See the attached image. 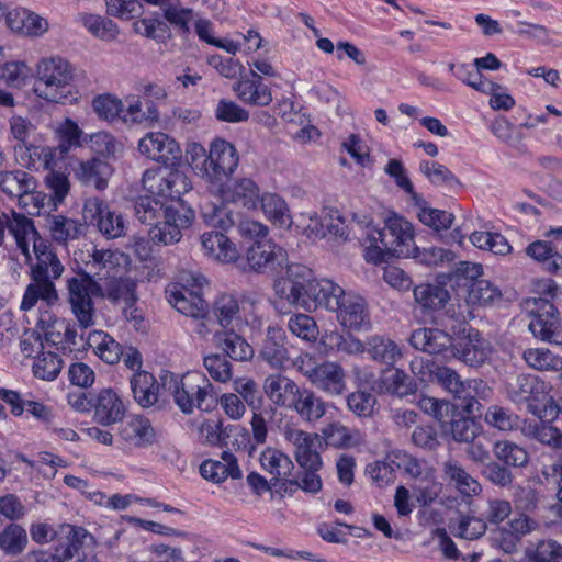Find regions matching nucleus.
Here are the masks:
<instances>
[{"label": "nucleus", "mask_w": 562, "mask_h": 562, "mask_svg": "<svg viewBox=\"0 0 562 562\" xmlns=\"http://www.w3.org/2000/svg\"><path fill=\"white\" fill-rule=\"evenodd\" d=\"M279 299L305 310L325 308L335 312L339 324L349 330L370 328V313L364 297L346 292L328 279H314L313 271L304 265L289 267L288 277L274 282Z\"/></svg>", "instance_id": "nucleus-1"}, {"label": "nucleus", "mask_w": 562, "mask_h": 562, "mask_svg": "<svg viewBox=\"0 0 562 562\" xmlns=\"http://www.w3.org/2000/svg\"><path fill=\"white\" fill-rule=\"evenodd\" d=\"M363 229L361 245L364 260L369 263L380 265L391 257H412L422 265L437 267L445 262H453L456 259L454 252L449 249L435 246L422 249L417 247L413 225L397 214L389 216L383 227L369 222Z\"/></svg>", "instance_id": "nucleus-2"}, {"label": "nucleus", "mask_w": 562, "mask_h": 562, "mask_svg": "<svg viewBox=\"0 0 562 562\" xmlns=\"http://www.w3.org/2000/svg\"><path fill=\"white\" fill-rule=\"evenodd\" d=\"M136 218L150 226L149 236L155 244L172 245L182 237V229L189 228L195 220L192 207H183V212L167 204L154 194L146 192L135 202Z\"/></svg>", "instance_id": "nucleus-3"}, {"label": "nucleus", "mask_w": 562, "mask_h": 562, "mask_svg": "<svg viewBox=\"0 0 562 562\" xmlns=\"http://www.w3.org/2000/svg\"><path fill=\"white\" fill-rule=\"evenodd\" d=\"M412 370L425 383L439 385L458 401L467 414H475L481 408V401H486L493 390L482 379L462 381L458 372L432 360L412 362Z\"/></svg>", "instance_id": "nucleus-4"}, {"label": "nucleus", "mask_w": 562, "mask_h": 562, "mask_svg": "<svg viewBox=\"0 0 562 562\" xmlns=\"http://www.w3.org/2000/svg\"><path fill=\"white\" fill-rule=\"evenodd\" d=\"M559 288L552 279H536L529 289V330L540 340L562 346L559 312L552 301Z\"/></svg>", "instance_id": "nucleus-5"}, {"label": "nucleus", "mask_w": 562, "mask_h": 562, "mask_svg": "<svg viewBox=\"0 0 562 562\" xmlns=\"http://www.w3.org/2000/svg\"><path fill=\"white\" fill-rule=\"evenodd\" d=\"M284 438L295 447V459L303 471L299 476L292 474L291 479L283 483L282 492L292 494L301 488L307 493H318L323 483L317 472L323 462L316 450L317 435L288 426L284 429Z\"/></svg>", "instance_id": "nucleus-6"}, {"label": "nucleus", "mask_w": 562, "mask_h": 562, "mask_svg": "<svg viewBox=\"0 0 562 562\" xmlns=\"http://www.w3.org/2000/svg\"><path fill=\"white\" fill-rule=\"evenodd\" d=\"M164 385L172 393L175 403L184 414L193 411L212 412L217 406L215 387L201 371H188L178 376L167 373L162 376Z\"/></svg>", "instance_id": "nucleus-7"}, {"label": "nucleus", "mask_w": 562, "mask_h": 562, "mask_svg": "<svg viewBox=\"0 0 562 562\" xmlns=\"http://www.w3.org/2000/svg\"><path fill=\"white\" fill-rule=\"evenodd\" d=\"M238 231L240 236L252 241L246 252L247 263L251 270L263 273L268 270L282 269L284 266L286 271L289 270L291 265H288L286 250L268 238L269 229L266 225L258 221L245 220L239 223ZM286 277L288 274L284 278Z\"/></svg>", "instance_id": "nucleus-8"}, {"label": "nucleus", "mask_w": 562, "mask_h": 562, "mask_svg": "<svg viewBox=\"0 0 562 562\" xmlns=\"http://www.w3.org/2000/svg\"><path fill=\"white\" fill-rule=\"evenodd\" d=\"M72 68L61 57L42 59L37 66V78L34 83L35 94L53 103L71 102L72 95Z\"/></svg>", "instance_id": "nucleus-9"}, {"label": "nucleus", "mask_w": 562, "mask_h": 562, "mask_svg": "<svg viewBox=\"0 0 562 562\" xmlns=\"http://www.w3.org/2000/svg\"><path fill=\"white\" fill-rule=\"evenodd\" d=\"M178 167L167 166L147 169L143 173L142 182L146 192L183 212V207L188 206L184 204L182 196L191 190V181Z\"/></svg>", "instance_id": "nucleus-10"}, {"label": "nucleus", "mask_w": 562, "mask_h": 562, "mask_svg": "<svg viewBox=\"0 0 562 562\" xmlns=\"http://www.w3.org/2000/svg\"><path fill=\"white\" fill-rule=\"evenodd\" d=\"M66 285L68 303L79 325L82 328L92 326L95 316L93 297H100L101 283L80 268L74 277L67 279Z\"/></svg>", "instance_id": "nucleus-11"}, {"label": "nucleus", "mask_w": 562, "mask_h": 562, "mask_svg": "<svg viewBox=\"0 0 562 562\" xmlns=\"http://www.w3.org/2000/svg\"><path fill=\"white\" fill-rule=\"evenodd\" d=\"M193 283L191 288L176 283L166 289L169 303L181 314L200 319L196 331L200 335L211 333L206 327L209 305L203 299L202 289L205 279L202 276H191Z\"/></svg>", "instance_id": "nucleus-12"}, {"label": "nucleus", "mask_w": 562, "mask_h": 562, "mask_svg": "<svg viewBox=\"0 0 562 562\" xmlns=\"http://www.w3.org/2000/svg\"><path fill=\"white\" fill-rule=\"evenodd\" d=\"M235 222L231 213L223 210H215L213 217V229L201 235V244L209 258L221 263H235L240 257L239 250L226 233L234 226Z\"/></svg>", "instance_id": "nucleus-13"}, {"label": "nucleus", "mask_w": 562, "mask_h": 562, "mask_svg": "<svg viewBox=\"0 0 562 562\" xmlns=\"http://www.w3.org/2000/svg\"><path fill=\"white\" fill-rule=\"evenodd\" d=\"M297 369L315 387L327 394L340 395L345 390V372L336 362L315 363L314 358L306 355L300 358Z\"/></svg>", "instance_id": "nucleus-14"}, {"label": "nucleus", "mask_w": 562, "mask_h": 562, "mask_svg": "<svg viewBox=\"0 0 562 562\" xmlns=\"http://www.w3.org/2000/svg\"><path fill=\"white\" fill-rule=\"evenodd\" d=\"M0 400L10 407L12 416L22 417L26 414L50 429L55 418L54 409L32 392L22 394L16 390L0 387Z\"/></svg>", "instance_id": "nucleus-15"}, {"label": "nucleus", "mask_w": 562, "mask_h": 562, "mask_svg": "<svg viewBox=\"0 0 562 562\" xmlns=\"http://www.w3.org/2000/svg\"><path fill=\"white\" fill-rule=\"evenodd\" d=\"M238 165L239 155L236 147L231 142L216 137L210 144L207 171L204 180L217 188L231 178Z\"/></svg>", "instance_id": "nucleus-16"}, {"label": "nucleus", "mask_w": 562, "mask_h": 562, "mask_svg": "<svg viewBox=\"0 0 562 562\" xmlns=\"http://www.w3.org/2000/svg\"><path fill=\"white\" fill-rule=\"evenodd\" d=\"M7 231L13 237L15 247L24 257L25 262L31 263L32 252L30 250V243H33L40 235L34 221L14 210L0 212V247L4 245Z\"/></svg>", "instance_id": "nucleus-17"}, {"label": "nucleus", "mask_w": 562, "mask_h": 562, "mask_svg": "<svg viewBox=\"0 0 562 562\" xmlns=\"http://www.w3.org/2000/svg\"><path fill=\"white\" fill-rule=\"evenodd\" d=\"M138 151L146 158L161 164V167L179 166L182 150L179 143L162 132H149L138 142Z\"/></svg>", "instance_id": "nucleus-18"}, {"label": "nucleus", "mask_w": 562, "mask_h": 562, "mask_svg": "<svg viewBox=\"0 0 562 562\" xmlns=\"http://www.w3.org/2000/svg\"><path fill=\"white\" fill-rule=\"evenodd\" d=\"M88 531L78 526L64 524L57 529L54 537L52 552L58 562H85L86 552L83 543Z\"/></svg>", "instance_id": "nucleus-19"}, {"label": "nucleus", "mask_w": 562, "mask_h": 562, "mask_svg": "<svg viewBox=\"0 0 562 562\" xmlns=\"http://www.w3.org/2000/svg\"><path fill=\"white\" fill-rule=\"evenodd\" d=\"M215 190L224 203H231L247 211H256L259 207L260 189L250 178H239L232 183L224 182Z\"/></svg>", "instance_id": "nucleus-20"}, {"label": "nucleus", "mask_w": 562, "mask_h": 562, "mask_svg": "<svg viewBox=\"0 0 562 562\" xmlns=\"http://www.w3.org/2000/svg\"><path fill=\"white\" fill-rule=\"evenodd\" d=\"M93 404V420L102 426L121 423L127 411L123 396L111 387H104L94 393Z\"/></svg>", "instance_id": "nucleus-21"}, {"label": "nucleus", "mask_w": 562, "mask_h": 562, "mask_svg": "<svg viewBox=\"0 0 562 562\" xmlns=\"http://www.w3.org/2000/svg\"><path fill=\"white\" fill-rule=\"evenodd\" d=\"M124 254L119 250L103 249L93 246L91 252L85 260V271L92 276V279L101 282L117 273H123L122 261Z\"/></svg>", "instance_id": "nucleus-22"}, {"label": "nucleus", "mask_w": 562, "mask_h": 562, "mask_svg": "<svg viewBox=\"0 0 562 562\" xmlns=\"http://www.w3.org/2000/svg\"><path fill=\"white\" fill-rule=\"evenodd\" d=\"M483 405L475 414H467L459 404L454 405V411L449 413L447 420L441 426L445 432H449L453 440L458 442H472L481 432V425L476 418L482 417Z\"/></svg>", "instance_id": "nucleus-23"}, {"label": "nucleus", "mask_w": 562, "mask_h": 562, "mask_svg": "<svg viewBox=\"0 0 562 562\" xmlns=\"http://www.w3.org/2000/svg\"><path fill=\"white\" fill-rule=\"evenodd\" d=\"M85 214L95 224L100 233L108 238H117L124 234L125 224L121 215L110 211L100 199H90L85 204Z\"/></svg>", "instance_id": "nucleus-24"}, {"label": "nucleus", "mask_w": 562, "mask_h": 562, "mask_svg": "<svg viewBox=\"0 0 562 562\" xmlns=\"http://www.w3.org/2000/svg\"><path fill=\"white\" fill-rule=\"evenodd\" d=\"M237 98L251 106H267L272 102V92L257 71L248 70L234 85Z\"/></svg>", "instance_id": "nucleus-25"}, {"label": "nucleus", "mask_w": 562, "mask_h": 562, "mask_svg": "<svg viewBox=\"0 0 562 562\" xmlns=\"http://www.w3.org/2000/svg\"><path fill=\"white\" fill-rule=\"evenodd\" d=\"M531 385L529 394V412L532 413L539 420L546 423L553 422L560 413H562V398L558 404L549 394V385L538 380L537 378L530 379Z\"/></svg>", "instance_id": "nucleus-26"}, {"label": "nucleus", "mask_w": 562, "mask_h": 562, "mask_svg": "<svg viewBox=\"0 0 562 562\" xmlns=\"http://www.w3.org/2000/svg\"><path fill=\"white\" fill-rule=\"evenodd\" d=\"M259 462L262 470L271 475V485L277 492L283 493V483L291 479L294 471L291 458L279 449L268 447L261 452Z\"/></svg>", "instance_id": "nucleus-27"}, {"label": "nucleus", "mask_w": 562, "mask_h": 562, "mask_svg": "<svg viewBox=\"0 0 562 562\" xmlns=\"http://www.w3.org/2000/svg\"><path fill=\"white\" fill-rule=\"evenodd\" d=\"M201 476L214 484H221L227 479L240 480L243 471L234 453L224 450L221 453V460L206 459L200 464Z\"/></svg>", "instance_id": "nucleus-28"}, {"label": "nucleus", "mask_w": 562, "mask_h": 562, "mask_svg": "<svg viewBox=\"0 0 562 562\" xmlns=\"http://www.w3.org/2000/svg\"><path fill=\"white\" fill-rule=\"evenodd\" d=\"M266 415H269L267 411L263 412L259 409L252 412L250 420L251 437L246 428L235 427L231 429L229 431L234 432L235 437L234 441H231V443L236 447L237 450L251 454L257 446L263 445L267 440L268 420Z\"/></svg>", "instance_id": "nucleus-29"}, {"label": "nucleus", "mask_w": 562, "mask_h": 562, "mask_svg": "<svg viewBox=\"0 0 562 562\" xmlns=\"http://www.w3.org/2000/svg\"><path fill=\"white\" fill-rule=\"evenodd\" d=\"M119 437L128 446L144 448L155 442L156 432L147 417L135 415L121 422Z\"/></svg>", "instance_id": "nucleus-30"}, {"label": "nucleus", "mask_w": 562, "mask_h": 562, "mask_svg": "<svg viewBox=\"0 0 562 562\" xmlns=\"http://www.w3.org/2000/svg\"><path fill=\"white\" fill-rule=\"evenodd\" d=\"M100 283L102 286L100 297L108 300L114 305L124 304V306L130 308L136 304V283L125 277L124 272L110 277Z\"/></svg>", "instance_id": "nucleus-31"}, {"label": "nucleus", "mask_w": 562, "mask_h": 562, "mask_svg": "<svg viewBox=\"0 0 562 562\" xmlns=\"http://www.w3.org/2000/svg\"><path fill=\"white\" fill-rule=\"evenodd\" d=\"M5 23L12 32L25 36H40L48 29L45 19L24 8L8 11Z\"/></svg>", "instance_id": "nucleus-32"}, {"label": "nucleus", "mask_w": 562, "mask_h": 562, "mask_svg": "<svg viewBox=\"0 0 562 562\" xmlns=\"http://www.w3.org/2000/svg\"><path fill=\"white\" fill-rule=\"evenodd\" d=\"M285 333L281 327L269 326L267 336L262 342L260 357L270 367L276 369L284 368L289 361V353L285 347Z\"/></svg>", "instance_id": "nucleus-33"}, {"label": "nucleus", "mask_w": 562, "mask_h": 562, "mask_svg": "<svg viewBox=\"0 0 562 562\" xmlns=\"http://www.w3.org/2000/svg\"><path fill=\"white\" fill-rule=\"evenodd\" d=\"M299 385L290 378L277 373L265 379L263 391L267 397L279 407L289 408L299 392Z\"/></svg>", "instance_id": "nucleus-34"}, {"label": "nucleus", "mask_w": 562, "mask_h": 562, "mask_svg": "<svg viewBox=\"0 0 562 562\" xmlns=\"http://www.w3.org/2000/svg\"><path fill=\"white\" fill-rule=\"evenodd\" d=\"M327 408L328 403L306 387H299L290 407V409L296 412L302 420L311 424L318 422L326 414Z\"/></svg>", "instance_id": "nucleus-35"}, {"label": "nucleus", "mask_w": 562, "mask_h": 562, "mask_svg": "<svg viewBox=\"0 0 562 562\" xmlns=\"http://www.w3.org/2000/svg\"><path fill=\"white\" fill-rule=\"evenodd\" d=\"M317 225H319V228L316 232H310L308 236L318 238L331 237L344 241L350 239L351 231L338 209L324 207Z\"/></svg>", "instance_id": "nucleus-36"}, {"label": "nucleus", "mask_w": 562, "mask_h": 562, "mask_svg": "<svg viewBox=\"0 0 562 562\" xmlns=\"http://www.w3.org/2000/svg\"><path fill=\"white\" fill-rule=\"evenodd\" d=\"M123 104L122 122L125 124L153 125L159 121V111L153 100L127 97Z\"/></svg>", "instance_id": "nucleus-37"}, {"label": "nucleus", "mask_w": 562, "mask_h": 562, "mask_svg": "<svg viewBox=\"0 0 562 562\" xmlns=\"http://www.w3.org/2000/svg\"><path fill=\"white\" fill-rule=\"evenodd\" d=\"M112 173V166L99 157L81 161L77 171L79 180L85 186L93 187L99 191H103L108 187Z\"/></svg>", "instance_id": "nucleus-38"}, {"label": "nucleus", "mask_w": 562, "mask_h": 562, "mask_svg": "<svg viewBox=\"0 0 562 562\" xmlns=\"http://www.w3.org/2000/svg\"><path fill=\"white\" fill-rule=\"evenodd\" d=\"M130 384L133 397L139 406L148 408L158 402L160 385L153 373L148 371L134 372Z\"/></svg>", "instance_id": "nucleus-39"}, {"label": "nucleus", "mask_w": 562, "mask_h": 562, "mask_svg": "<svg viewBox=\"0 0 562 562\" xmlns=\"http://www.w3.org/2000/svg\"><path fill=\"white\" fill-rule=\"evenodd\" d=\"M411 345L429 355H439L451 345V336L439 328H419L412 333Z\"/></svg>", "instance_id": "nucleus-40"}, {"label": "nucleus", "mask_w": 562, "mask_h": 562, "mask_svg": "<svg viewBox=\"0 0 562 562\" xmlns=\"http://www.w3.org/2000/svg\"><path fill=\"white\" fill-rule=\"evenodd\" d=\"M86 344L100 360L108 364L119 363L123 356V347L103 330L90 331Z\"/></svg>", "instance_id": "nucleus-41"}, {"label": "nucleus", "mask_w": 562, "mask_h": 562, "mask_svg": "<svg viewBox=\"0 0 562 562\" xmlns=\"http://www.w3.org/2000/svg\"><path fill=\"white\" fill-rule=\"evenodd\" d=\"M33 252L36 263L32 266L31 273H36V270L41 268L53 279H58L63 274V263L54 251L50 241L43 238L41 234L33 240Z\"/></svg>", "instance_id": "nucleus-42"}, {"label": "nucleus", "mask_w": 562, "mask_h": 562, "mask_svg": "<svg viewBox=\"0 0 562 562\" xmlns=\"http://www.w3.org/2000/svg\"><path fill=\"white\" fill-rule=\"evenodd\" d=\"M364 351L380 363L393 367L402 357L400 346L386 336H371L364 344Z\"/></svg>", "instance_id": "nucleus-43"}, {"label": "nucleus", "mask_w": 562, "mask_h": 562, "mask_svg": "<svg viewBox=\"0 0 562 562\" xmlns=\"http://www.w3.org/2000/svg\"><path fill=\"white\" fill-rule=\"evenodd\" d=\"M378 389L382 393L403 397L414 394L417 385L403 370L393 369L382 373L378 381Z\"/></svg>", "instance_id": "nucleus-44"}, {"label": "nucleus", "mask_w": 562, "mask_h": 562, "mask_svg": "<svg viewBox=\"0 0 562 562\" xmlns=\"http://www.w3.org/2000/svg\"><path fill=\"white\" fill-rule=\"evenodd\" d=\"M414 297L424 311L436 312L446 306L450 294L441 284L424 283L414 288Z\"/></svg>", "instance_id": "nucleus-45"}, {"label": "nucleus", "mask_w": 562, "mask_h": 562, "mask_svg": "<svg viewBox=\"0 0 562 562\" xmlns=\"http://www.w3.org/2000/svg\"><path fill=\"white\" fill-rule=\"evenodd\" d=\"M77 336L78 333L74 325L60 322L47 328L45 340L63 355H69L77 350Z\"/></svg>", "instance_id": "nucleus-46"}, {"label": "nucleus", "mask_w": 562, "mask_h": 562, "mask_svg": "<svg viewBox=\"0 0 562 562\" xmlns=\"http://www.w3.org/2000/svg\"><path fill=\"white\" fill-rule=\"evenodd\" d=\"M217 346L227 357L235 361H247L254 356L251 345L233 329L226 330L215 336Z\"/></svg>", "instance_id": "nucleus-47"}, {"label": "nucleus", "mask_w": 562, "mask_h": 562, "mask_svg": "<svg viewBox=\"0 0 562 562\" xmlns=\"http://www.w3.org/2000/svg\"><path fill=\"white\" fill-rule=\"evenodd\" d=\"M259 206L266 218L279 227L290 226L291 216L286 202L277 193L266 192L260 195Z\"/></svg>", "instance_id": "nucleus-48"}, {"label": "nucleus", "mask_w": 562, "mask_h": 562, "mask_svg": "<svg viewBox=\"0 0 562 562\" xmlns=\"http://www.w3.org/2000/svg\"><path fill=\"white\" fill-rule=\"evenodd\" d=\"M36 187L35 178L23 170H12L2 173L0 178V190L10 199H18L20 201L26 190H32Z\"/></svg>", "instance_id": "nucleus-49"}, {"label": "nucleus", "mask_w": 562, "mask_h": 562, "mask_svg": "<svg viewBox=\"0 0 562 562\" xmlns=\"http://www.w3.org/2000/svg\"><path fill=\"white\" fill-rule=\"evenodd\" d=\"M49 232L53 239L59 244H67L85 234V224L65 215H54L49 220Z\"/></svg>", "instance_id": "nucleus-50"}, {"label": "nucleus", "mask_w": 562, "mask_h": 562, "mask_svg": "<svg viewBox=\"0 0 562 562\" xmlns=\"http://www.w3.org/2000/svg\"><path fill=\"white\" fill-rule=\"evenodd\" d=\"M445 474L464 497L479 495L482 491L479 481L469 474L457 461H449L445 464Z\"/></svg>", "instance_id": "nucleus-51"}, {"label": "nucleus", "mask_w": 562, "mask_h": 562, "mask_svg": "<svg viewBox=\"0 0 562 562\" xmlns=\"http://www.w3.org/2000/svg\"><path fill=\"white\" fill-rule=\"evenodd\" d=\"M64 361L59 355L52 351H41L32 363L33 375L42 381H54L59 375Z\"/></svg>", "instance_id": "nucleus-52"}, {"label": "nucleus", "mask_w": 562, "mask_h": 562, "mask_svg": "<svg viewBox=\"0 0 562 562\" xmlns=\"http://www.w3.org/2000/svg\"><path fill=\"white\" fill-rule=\"evenodd\" d=\"M26 546L27 533L20 525L11 522L0 532V549L7 555H18L24 551Z\"/></svg>", "instance_id": "nucleus-53"}, {"label": "nucleus", "mask_w": 562, "mask_h": 562, "mask_svg": "<svg viewBox=\"0 0 562 562\" xmlns=\"http://www.w3.org/2000/svg\"><path fill=\"white\" fill-rule=\"evenodd\" d=\"M464 293L467 304L473 306L492 305L495 301H499L502 299L499 289L494 286L490 281L483 279L471 283Z\"/></svg>", "instance_id": "nucleus-54"}, {"label": "nucleus", "mask_w": 562, "mask_h": 562, "mask_svg": "<svg viewBox=\"0 0 562 562\" xmlns=\"http://www.w3.org/2000/svg\"><path fill=\"white\" fill-rule=\"evenodd\" d=\"M483 268L480 263L460 261L459 265L448 274V282L451 288L465 292L470 284L481 280Z\"/></svg>", "instance_id": "nucleus-55"}, {"label": "nucleus", "mask_w": 562, "mask_h": 562, "mask_svg": "<svg viewBox=\"0 0 562 562\" xmlns=\"http://www.w3.org/2000/svg\"><path fill=\"white\" fill-rule=\"evenodd\" d=\"M239 311L238 300L226 293L218 295L212 306V313L218 325L225 329L239 318Z\"/></svg>", "instance_id": "nucleus-56"}, {"label": "nucleus", "mask_w": 562, "mask_h": 562, "mask_svg": "<svg viewBox=\"0 0 562 562\" xmlns=\"http://www.w3.org/2000/svg\"><path fill=\"white\" fill-rule=\"evenodd\" d=\"M82 24L93 36L102 41H114L120 32L113 20L98 14H85Z\"/></svg>", "instance_id": "nucleus-57"}, {"label": "nucleus", "mask_w": 562, "mask_h": 562, "mask_svg": "<svg viewBox=\"0 0 562 562\" xmlns=\"http://www.w3.org/2000/svg\"><path fill=\"white\" fill-rule=\"evenodd\" d=\"M419 169L435 186L452 188L460 183L453 172L438 161L424 160L420 162Z\"/></svg>", "instance_id": "nucleus-58"}, {"label": "nucleus", "mask_w": 562, "mask_h": 562, "mask_svg": "<svg viewBox=\"0 0 562 562\" xmlns=\"http://www.w3.org/2000/svg\"><path fill=\"white\" fill-rule=\"evenodd\" d=\"M490 351L479 331L473 330V341L469 340L464 344L460 357L468 366L480 367L488 359Z\"/></svg>", "instance_id": "nucleus-59"}, {"label": "nucleus", "mask_w": 562, "mask_h": 562, "mask_svg": "<svg viewBox=\"0 0 562 562\" xmlns=\"http://www.w3.org/2000/svg\"><path fill=\"white\" fill-rule=\"evenodd\" d=\"M92 106L99 119L114 122L122 120L123 101L109 93L97 95L92 101Z\"/></svg>", "instance_id": "nucleus-60"}, {"label": "nucleus", "mask_w": 562, "mask_h": 562, "mask_svg": "<svg viewBox=\"0 0 562 562\" xmlns=\"http://www.w3.org/2000/svg\"><path fill=\"white\" fill-rule=\"evenodd\" d=\"M134 30L147 38L164 43L170 38V29L166 22L157 18H142L134 23Z\"/></svg>", "instance_id": "nucleus-61"}, {"label": "nucleus", "mask_w": 562, "mask_h": 562, "mask_svg": "<svg viewBox=\"0 0 562 562\" xmlns=\"http://www.w3.org/2000/svg\"><path fill=\"white\" fill-rule=\"evenodd\" d=\"M321 344L327 352H364V344L359 339H352L350 342L337 330L325 331L321 336Z\"/></svg>", "instance_id": "nucleus-62"}, {"label": "nucleus", "mask_w": 562, "mask_h": 562, "mask_svg": "<svg viewBox=\"0 0 562 562\" xmlns=\"http://www.w3.org/2000/svg\"><path fill=\"white\" fill-rule=\"evenodd\" d=\"M288 327L293 335L306 341H315L319 335L315 319L307 314L292 315L288 322Z\"/></svg>", "instance_id": "nucleus-63"}, {"label": "nucleus", "mask_w": 562, "mask_h": 562, "mask_svg": "<svg viewBox=\"0 0 562 562\" xmlns=\"http://www.w3.org/2000/svg\"><path fill=\"white\" fill-rule=\"evenodd\" d=\"M418 218L424 225L440 232L452 226L454 216L451 212L424 205L418 211Z\"/></svg>", "instance_id": "nucleus-64"}]
</instances>
